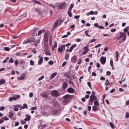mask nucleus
I'll list each match as a JSON object with an SVG mask.
<instances>
[{"mask_svg": "<svg viewBox=\"0 0 129 129\" xmlns=\"http://www.w3.org/2000/svg\"><path fill=\"white\" fill-rule=\"evenodd\" d=\"M87 84L89 86V87L90 88H91V84L90 83V82H88L87 83Z\"/></svg>", "mask_w": 129, "mask_h": 129, "instance_id": "8fccbe9b", "label": "nucleus"}, {"mask_svg": "<svg viewBox=\"0 0 129 129\" xmlns=\"http://www.w3.org/2000/svg\"><path fill=\"white\" fill-rule=\"evenodd\" d=\"M115 53L116 54V57H118V51H115Z\"/></svg>", "mask_w": 129, "mask_h": 129, "instance_id": "052dcab7", "label": "nucleus"}, {"mask_svg": "<svg viewBox=\"0 0 129 129\" xmlns=\"http://www.w3.org/2000/svg\"><path fill=\"white\" fill-rule=\"evenodd\" d=\"M88 47L87 46H86L85 47H84L83 49L84 50V51L83 52L82 54H83L84 55L86 53L88 52Z\"/></svg>", "mask_w": 129, "mask_h": 129, "instance_id": "9d476101", "label": "nucleus"}, {"mask_svg": "<svg viewBox=\"0 0 129 129\" xmlns=\"http://www.w3.org/2000/svg\"><path fill=\"white\" fill-rule=\"evenodd\" d=\"M15 99H16V100L17 99L19 98L20 97V95H15Z\"/></svg>", "mask_w": 129, "mask_h": 129, "instance_id": "58836bf2", "label": "nucleus"}, {"mask_svg": "<svg viewBox=\"0 0 129 129\" xmlns=\"http://www.w3.org/2000/svg\"><path fill=\"white\" fill-rule=\"evenodd\" d=\"M101 44H98V45H96V46H95V48H98L100 46H101Z\"/></svg>", "mask_w": 129, "mask_h": 129, "instance_id": "e2e57ef3", "label": "nucleus"}, {"mask_svg": "<svg viewBox=\"0 0 129 129\" xmlns=\"http://www.w3.org/2000/svg\"><path fill=\"white\" fill-rule=\"evenodd\" d=\"M26 118H25L24 119V120L25 121H28L30 119L31 117L30 115H26Z\"/></svg>", "mask_w": 129, "mask_h": 129, "instance_id": "ddd939ff", "label": "nucleus"}, {"mask_svg": "<svg viewBox=\"0 0 129 129\" xmlns=\"http://www.w3.org/2000/svg\"><path fill=\"white\" fill-rule=\"evenodd\" d=\"M97 109V107L95 106H92V110L94 111H95Z\"/></svg>", "mask_w": 129, "mask_h": 129, "instance_id": "37998d69", "label": "nucleus"}, {"mask_svg": "<svg viewBox=\"0 0 129 129\" xmlns=\"http://www.w3.org/2000/svg\"><path fill=\"white\" fill-rule=\"evenodd\" d=\"M51 95L54 97H57L60 95V93L59 91L56 90H54L51 92Z\"/></svg>", "mask_w": 129, "mask_h": 129, "instance_id": "f257e3e1", "label": "nucleus"}, {"mask_svg": "<svg viewBox=\"0 0 129 129\" xmlns=\"http://www.w3.org/2000/svg\"><path fill=\"white\" fill-rule=\"evenodd\" d=\"M63 21H61V20H57L55 22L54 25V26L56 27L59 25L61 23L63 22Z\"/></svg>", "mask_w": 129, "mask_h": 129, "instance_id": "0eeeda50", "label": "nucleus"}, {"mask_svg": "<svg viewBox=\"0 0 129 129\" xmlns=\"http://www.w3.org/2000/svg\"><path fill=\"white\" fill-rule=\"evenodd\" d=\"M109 124L110 126L112 128H114V126L112 122H110Z\"/></svg>", "mask_w": 129, "mask_h": 129, "instance_id": "e433bc0d", "label": "nucleus"}, {"mask_svg": "<svg viewBox=\"0 0 129 129\" xmlns=\"http://www.w3.org/2000/svg\"><path fill=\"white\" fill-rule=\"evenodd\" d=\"M94 104L95 106H98L99 105V102L96 100H95L94 102Z\"/></svg>", "mask_w": 129, "mask_h": 129, "instance_id": "a211bd4d", "label": "nucleus"}, {"mask_svg": "<svg viewBox=\"0 0 129 129\" xmlns=\"http://www.w3.org/2000/svg\"><path fill=\"white\" fill-rule=\"evenodd\" d=\"M91 106H89L88 107V110L89 111H90L91 110Z\"/></svg>", "mask_w": 129, "mask_h": 129, "instance_id": "0e129e2a", "label": "nucleus"}, {"mask_svg": "<svg viewBox=\"0 0 129 129\" xmlns=\"http://www.w3.org/2000/svg\"><path fill=\"white\" fill-rule=\"evenodd\" d=\"M14 110L15 111H17L18 110V109L16 107H15L14 108Z\"/></svg>", "mask_w": 129, "mask_h": 129, "instance_id": "338daca9", "label": "nucleus"}, {"mask_svg": "<svg viewBox=\"0 0 129 129\" xmlns=\"http://www.w3.org/2000/svg\"><path fill=\"white\" fill-rule=\"evenodd\" d=\"M44 77V75H42L41 77H40L38 79L39 81H40L42 79H43Z\"/></svg>", "mask_w": 129, "mask_h": 129, "instance_id": "473e14b6", "label": "nucleus"}, {"mask_svg": "<svg viewBox=\"0 0 129 129\" xmlns=\"http://www.w3.org/2000/svg\"><path fill=\"white\" fill-rule=\"evenodd\" d=\"M20 121L21 123L22 124H24L26 123V122L24 121L23 120H20Z\"/></svg>", "mask_w": 129, "mask_h": 129, "instance_id": "a19ab883", "label": "nucleus"}, {"mask_svg": "<svg viewBox=\"0 0 129 129\" xmlns=\"http://www.w3.org/2000/svg\"><path fill=\"white\" fill-rule=\"evenodd\" d=\"M3 119H4L5 120H9V118L6 116H4L2 118Z\"/></svg>", "mask_w": 129, "mask_h": 129, "instance_id": "09e8293b", "label": "nucleus"}, {"mask_svg": "<svg viewBox=\"0 0 129 129\" xmlns=\"http://www.w3.org/2000/svg\"><path fill=\"white\" fill-rule=\"evenodd\" d=\"M72 59H74V63H75L77 61V58L75 56H74L72 58Z\"/></svg>", "mask_w": 129, "mask_h": 129, "instance_id": "72a5a7b5", "label": "nucleus"}, {"mask_svg": "<svg viewBox=\"0 0 129 129\" xmlns=\"http://www.w3.org/2000/svg\"><path fill=\"white\" fill-rule=\"evenodd\" d=\"M4 50L6 51H9L10 50V48L8 47H5L4 48Z\"/></svg>", "mask_w": 129, "mask_h": 129, "instance_id": "49530a36", "label": "nucleus"}, {"mask_svg": "<svg viewBox=\"0 0 129 129\" xmlns=\"http://www.w3.org/2000/svg\"><path fill=\"white\" fill-rule=\"evenodd\" d=\"M37 109V106H35L31 108L30 110H35Z\"/></svg>", "mask_w": 129, "mask_h": 129, "instance_id": "a18cd8bd", "label": "nucleus"}, {"mask_svg": "<svg viewBox=\"0 0 129 129\" xmlns=\"http://www.w3.org/2000/svg\"><path fill=\"white\" fill-rule=\"evenodd\" d=\"M106 83H107V84H106V86H107L108 85H110V83H109V82H108V80L107 79L106 80Z\"/></svg>", "mask_w": 129, "mask_h": 129, "instance_id": "6e6d98bb", "label": "nucleus"}, {"mask_svg": "<svg viewBox=\"0 0 129 129\" xmlns=\"http://www.w3.org/2000/svg\"><path fill=\"white\" fill-rule=\"evenodd\" d=\"M90 14L91 15H92L94 14V12L92 11H90Z\"/></svg>", "mask_w": 129, "mask_h": 129, "instance_id": "69168bd1", "label": "nucleus"}, {"mask_svg": "<svg viewBox=\"0 0 129 129\" xmlns=\"http://www.w3.org/2000/svg\"><path fill=\"white\" fill-rule=\"evenodd\" d=\"M49 5L50 7H52L53 8H55V6L51 4H49Z\"/></svg>", "mask_w": 129, "mask_h": 129, "instance_id": "864d4df0", "label": "nucleus"}, {"mask_svg": "<svg viewBox=\"0 0 129 129\" xmlns=\"http://www.w3.org/2000/svg\"><path fill=\"white\" fill-rule=\"evenodd\" d=\"M38 57L39 58V59L38 61V63L39 65H40L43 62V57L41 56L40 55L38 56Z\"/></svg>", "mask_w": 129, "mask_h": 129, "instance_id": "1a4fd4ad", "label": "nucleus"}, {"mask_svg": "<svg viewBox=\"0 0 129 129\" xmlns=\"http://www.w3.org/2000/svg\"><path fill=\"white\" fill-rule=\"evenodd\" d=\"M58 112L57 110H54L52 111L51 113L52 114H54L55 115H56Z\"/></svg>", "mask_w": 129, "mask_h": 129, "instance_id": "393cba45", "label": "nucleus"}, {"mask_svg": "<svg viewBox=\"0 0 129 129\" xmlns=\"http://www.w3.org/2000/svg\"><path fill=\"white\" fill-rule=\"evenodd\" d=\"M48 48H45L44 50V51L46 55H51V53L50 52L49 50H48Z\"/></svg>", "mask_w": 129, "mask_h": 129, "instance_id": "6e6552de", "label": "nucleus"}, {"mask_svg": "<svg viewBox=\"0 0 129 129\" xmlns=\"http://www.w3.org/2000/svg\"><path fill=\"white\" fill-rule=\"evenodd\" d=\"M5 82V81L3 79H1L0 81V84L4 83Z\"/></svg>", "mask_w": 129, "mask_h": 129, "instance_id": "c9c22d12", "label": "nucleus"}, {"mask_svg": "<svg viewBox=\"0 0 129 129\" xmlns=\"http://www.w3.org/2000/svg\"><path fill=\"white\" fill-rule=\"evenodd\" d=\"M25 77V74H23L21 75V76L20 77H18L17 78V79H19L20 80H22L23 79H24Z\"/></svg>", "mask_w": 129, "mask_h": 129, "instance_id": "2eb2a0df", "label": "nucleus"}, {"mask_svg": "<svg viewBox=\"0 0 129 129\" xmlns=\"http://www.w3.org/2000/svg\"><path fill=\"white\" fill-rule=\"evenodd\" d=\"M125 117L126 118H128L129 117V114L128 113H126L125 115Z\"/></svg>", "mask_w": 129, "mask_h": 129, "instance_id": "5fc2aeb1", "label": "nucleus"}, {"mask_svg": "<svg viewBox=\"0 0 129 129\" xmlns=\"http://www.w3.org/2000/svg\"><path fill=\"white\" fill-rule=\"evenodd\" d=\"M53 42L54 43V45L52 47L53 48L56 47L57 46V44L56 41H54Z\"/></svg>", "mask_w": 129, "mask_h": 129, "instance_id": "ea45409f", "label": "nucleus"}, {"mask_svg": "<svg viewBox=\"0 0 129 129\" xmlns=\"http://www.w3.org/2000/svg\"><path fill=\"white\" fill-rule=\"evenodd\" d=\"M31 51L33 52L34 54H36V51L35 48L32 50Z\"/></svg>", "mask_w": 129, "mask_h": 129, "instance_id": "4d7b16f0", "label": "nucleus"}, {"mask_svg": "<svg viewBox=\"0 0 129 129\" xmlns=\"http://www.w3.org/2000/svg\"><path fill=\"white\" fill-rule=\"evenodd\" d=\"M9 101H10V102L12 101L13 100H16V99H15V98L14 96H13L12 97H10L9 98Z\"/></svg>", "mask_w": 129, "mask_h": 129, "instance_id": "412c9836", "label": "nucleus"}, {"mask_svg": "<svg viewBox=\"0 0 129 129\" xmlns=\"http://www.w3.org/2000/svg\"><path fill=\"white\" fill-rule=\"evenodd\" d=\"M67 91L71 93H73L74 91V90L72 88H69L67 90Z\"/></svg>", "mask_w": 129, "mask_h": 129, "instance_id": "f8f14e48", "label": "nucleus"}, {"mask_svg": "<svg viewBox=\"0 0 129 129\" xmlns=\"http://www.w3.org/2000/svg\"><path fill=\"white\" fill-rule=\"evenodd\" d=\"M68 15L70 17H71L72 16V14L71 13V11H68Z\"/></svg>", "mask_w": 129, "mask_h": 129, "instance_id": "4c0bfd02", "label": "nucleus"}, {"mask_svg": "<svg viewBox=\"0 0 129 129\" xmlns=\"http://www.w3.org/2000/svg\"><path fill=\"white\" fill-rule=\"evenodd\" d=\"M51 103L52 105L55 106L57 102L56 101L54 100V101H51Z\"/></svg>", "mask_w": 129, "mask_h": 129, "instance_id": "cd10ccee", "label": "nucleus"}, {"mask_svg": "<svg viewBox=\"0 0 129 129\" xmlns=\"http://www.w3.org/2000/svg\"><path fill=\"white\" fill-rule=\"evenodd\" d=\"M14 63L15 65H17L18 63V61L17 60H16L15 61Z\"/></svg>", "mask_w": 129, "mask_h": 129, "instance_id": "774afa93", "label": "nucleus"}, {"mask_svg": "<svg viewBox=\"0 0 129 129\" xmlns=\"http://www.w3.org/2000/svg\"><path fill=\"white\" fill-rule=\"evenodd\" d=\"M51 65H52L53 64V62L52 61L50 60L48 62Z\"/></svg>", "mask_w": 129, "mask_h": 129, "instance_id": "13d9d810", "label": "nucleus"}, {"mask_svg": "<svg viewBox=\"0 0 129 129\" xmlns=\"http://www.w3.org/2000/svg\"><path fill=\"white\" fill-rule=\"evenodd\" d=\"M44 46L45 48H48V41H44Z\"/></svg>", "mask_w": 129, "mask_h": 129, "instance_id": "f3484780", "label": "nucleus"}, {"mask_svg": "<svg viewBox=\"0 0 129 129\" xmlns=\"http://www.w3.org/2000/svg\"><path fill=\"white\" fill-rule=\"evenodd\" d=\"M13 114L12 112H10L9 114V117L10 118H12L13 116Z\"/></svg>", "mask_w": 129, "mask_h": 129, "instance_id": "5701e85b", "label": "nucleus"}, {"mask_svg": "<svg viewBox=\"0 0 129 129\" xmlns=\"http://www.w3.org/2000/svg\"><path fill=\"white\" fill-rule=\"evenodd\" d=\"M115 91V89H112V90H111L110 92V93H112L113 92H114Z\"/></svg>", "mask_w": 129, "mask_h": 129, "instance_id": "680f3d73", "label": "nucleus"}, {"mask_svg": "<svg viewBox=\"0 0 129 129\" xmlns=\"http://www.w3.org/2000/svg\"><path fill=\"white\" fill-rule=\"evenodd\" d=\"M97 99V98L95 95H91L90 96L89 100L90 103H92L94 100H96Z\"/></svg>", "mask_w": 129, "mask_h": 129, "instance_id": "7ed1b4c3", "label": "nucleus"}, {"mask_svg": "<svg viewBox=\"0 0 129 129\" xmlns=\"http://www.w3.org/2000/svg\"><path fill=\"white\" fill-rule=\"evenodd\" d=\"M32 1L33 2L35 3L36 4L38 5H40L41 4V3L39 1H38L35 0H33Z\"/></svg>", "mask_w": 129, "mask_h": 129, "instance_id": "bb28decb", "label": "nucleus"}, {"mask_svg": "<svg viewBox=\"0 0 129 129\" xmlns=\"http://www.w3.org/2000/svg\"><path fill=\"white\" fill-rule=\"evenodd\" d=\"M27 105L25 104H23V106H22L21 108H20V109H24L25 108H27Z\"/></svg>", "mask_w": 129, "mask_h": 129, "instance_id": "6ab92c4d", "label": "nucleus"}, {"mask_svg": "<svg viewBox=\"0 0 129 129\" xmlns=\"http://www.w3.org/2000/svg\"><path fill=\"white\" fill-rule=\"evenodd\" d=\"M77 45L76 44H74L73 45H72L71 47H70V50H69V52H71L73 49L76 47V46Z\"/></svg>", "mask_w": 129, "mask_h": 129, "instance_id": "4468645a", "label": "nucleus"}, {"mask_svg": "<svg viewBox=\"0 0 129 129\" xmlns=\"http://www.w3.org/2000/svg\"><path fill=\"white\" fill-rule=\"evenodd\" d=\"M52 35H50L49 37V41L52 42Z\"/></svg>", "mask_w": 129, "mask_h": 129, "instance_id": "de8ad7c7", "label": "nucleus"}, {"mask_svg": "<svg viewBox=\"0 0 129 129\" xmlns=\"http://www.w3.org/2000/svg\"><path fill=\"white\" fill-rule=\"evenodd\" d=\"M65 49V45H61L60 47H59L57 49V51L58 52H61L63 50Z\"/></svg>", "mask_w": 129, "mask_h": 129, "instance_id": "20e7f679", "label": "nucleus"}, {"mask_svg": "<svg viewBox=\"0 0 129 129\" xmlns=\"http://www.w3.org/2000/svg\"><path fill=\"white\" fill-rule=\"evenodd\" d=\"M19 63L20 64H24V62L22 60H21L19 61Z\"/></svg>", "mask_w": 129, "mask_h": 129, "instance_id": "3c124183", "label": "nucleus"}, {"mask_svg": "<svg viewBox=\"0 0 129 129\" xmlns=\"http://www.w3.org/2000/svg\"><path fill=\"white\" fill-rule=\"evenodd\" d=\"M69 55L68 53H66L65 54V59L66 60H67L69 58Z\"/></svg>", "mask_w": 129, "mask_h": 129, "instance_id": "a878e982", "label": "nucleus"}, {"mask_svg": "<svg viewBox=\"0 0 129 129\" xmlns=\"http://www.w3.org/2000/svg\"><path fill=\"white\" fill-rule=\"evenodd\" d=\"M67 63V62L66 61L64 62L62 64V67H64V66Z\"/></svg>", "mask_w": 129, "mask_h": 129, "instance_id": "603ef678", "label": "nucleus"}, {"mask_svg": "<svg viewBox=\"0 0 129 129\" xmlns=\"http://www.w3.org/2000/svg\"><path fill=\"white\" fill-rule=\"evenodd\" d=\"M63 102L64 103V104H66L69 101L70 99V96L69 95H65L63 97Z\"/></svg>", "mask_w": 129, "mask_h": 129, "instance_id": "f03ea898", "label": "nucleus"}, {"mask_svg": "<svg viewBox=\"0 0 129 129\" xmlns=\"http://www.w3.org/2000/svg\"><path fill=\"white\" fill-rule=\"evenodd\" d=\"M106 57L102 56L100 58V61L101 63L103 64H104L106 62Z\"/></svg>", "mask_w": 129, "mask_h": 129, "instance_id": "39448f33", "label": "nucleus"}, {"mask_svg": "<svg viewBox=\"0 0 129 129\" xmlns=\"http://www.w3.org/2000/svg\"><path fill=\"white\" fill-rule=\"evenodd\" d=\"M31 41L30 39L26 40L24 41L23 44H26L30 42Z\"/></svg>", "mask_w": 129, "mask_h": 129, "instance_id": "b1692460", "label": "nucleus"}, {"mask_svg": "<svg viewBox=\"0 0 129 129\" xmlns=\"http://www.w3.org/2000/svg\"><path fill=\"white\" fill-rule=\"evenodd\" d=\"M30 64L31 66H33L34 64V62L32 60H31L30 61Z\"/></svg>", "mask_w": 129, "mask_h": 129, "instance_id": "c756f323", "label": "nucleus"}, {"mask_svg": "<svg viewBox=\"0 0 129 129\" xmlns=\"http://www.w3.org/2000/svg\"><path fill=\"white\" fill-rule=\"evenodd\" d=\"M48 36L46 35V34L44 36V41H48Z\"/></svg>", "mask_w": 129, "mask_h": 129, "instance_id": "aec40b11", "label": "nucleus"}, {"mask_svg": "<svg viewBox=\"0 0 129 129\" xmlns=\"http://www.w3.org/2000/svg\"><path fill=\"white\" fill-rule=\"evenodd\" d=\"M110 64L111 66V67H113V62L112 60H111L110 61Z\"/></svg>", "mask_w": 129, "mask_h": 129, "instance_id": "c03bdc74", "label": "nucleus"}, {"mask_svg": "<svg viewBox=\"0 0 129 129\" xmlns=\"http://www.w3.org/2000/svg\"><path fill=\"white\" fill-rule=\"evenodd\" d=\"M121 35L120 36H122V37H126V35L125 34L122 32H121L119 33Z\"/></svg>", "mask_w": 129, "mask_h": 129, "instance_id": "c85d7f7f", "label": "nucleus"}, {"mask_svg": "<svg viewBox=\"0 0 129 129\" xmlns=\"http://www.w3.org/2000/svg\"><path fill=\"white\" fill-rule=\"evenodd\" d=\"M33 96V94L32 92H30L29 94V96L30 98H32Z\"/></svg>", "mask_w": 129, "mask_h": 129, "instance_id": "bf43d9fd", "label": "nucleus"}, {"mask_svg": "<svg viewBox=\"0 0 129 129\" xmlns=\"http://www.w3.org/2000/svg\"><path fill=\"white\" fill-rule=\"evenodd\" d=\"M42 97L45 98H47V95L46 93H44L42 95Z\"/></svg>", "mask_w": 129, "mask_h": 129, "instance_id": "f704fd0d", "label": "nucleus"}, {"mask_svg": "<svg viewBox=\"0 0 129 129\" xmlns=\"http://www.w3.org/2000/svg\"><path fill=\"white\" fill-rule=\"evenodd\" d=\"M66 5L65 3H61L59 5V8L60 9H64L66 7Z\"/></svg>", "mask_w": 129, "mask_h": 129, "instance_id": "423d86ee", "label": "nucleus"}, {"mask_svg": "<svg viewBox=\"0 0 129 129\" xmlns=\"http://www.w3.org/2000/svg\"><path fill=\"white\" fill-rule=\"evenodd\" d=\"M9 62L11 63H13L14 62L13 59L12 58H10L9 60Z\"/></svg>", "mask_w": 129, "mask_h": 129, "instance_id": "2f4dec72", "label": "nucleus"}, {"mask_svg": "<svg viewBox=\"0 0 129 129\" xmlns=\"http://www.w3.org/2000/svg\"><path fill=\"white\" fill-rule=\"evenodd\" d=\"M68 85L67 83L66 82H63L62 85V88L63 89H65L68 87Z\"/></svg>", "mask_w": 129, "mask_h": 129, "instance_id": "9b49d317", "label": "nucleus"}, {"mask_svg": "<svg viewBox=\"0 0 129 129\" xmlns=\"http://www.w3.org/2000/svg\"><path fill=\"white\" fill-rule=\"evenodd\" d=\"M57 74V73L56 72H55L52 74L50 77V79L51 80Z\"/></svg>", "mask_w": 129, "mask_h": 129, "instance_id": "dca6fc26", "label": "nucleus"}, {"mask_svg": "<svg viewBox=\"0 0 129 129\" xmlns=\"http://www.w3.org/2000/svg\"><path fill=\"white\" fill-rule=\"evenodd\" d=\"M44 29L40 30H39L38 32V35L39 36L43 32H44Z\"/></svg>", "mask_w": 129, "mask_h": 129, "instance_id": "4be33fe9", "label": "nucleus"}, {"mask_svg": "<svg viewBox=\"0 0 129 129\" xmlns=\"http://www.w3.org/2000/svg\"><path fill=\"white\" fill-rule=\"evenodd\" d=\"M5 107L3 106H1L0 107V110L3 111L5 109Z\"/></svg>", "mask_w": 129, "mask_h": 129, "instance_id": "79ce46f5", "label": "nucleus"}, {"mask_svg": "<svg viewBox=\"0 0 129 129\" xmlns=\"http://www.w3.org/2000/svg\"><path fill=\"white\" fill-rule=\"evenodd\" d=\"M85 34L88 37H90V35L88 34V30H86L85 31Z\"/></svg>", "mask_w": 129, "mask_h": 129, "instance_id": "7c9ffc66", "label": "nucleus"}]
</instances>
